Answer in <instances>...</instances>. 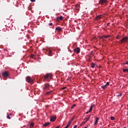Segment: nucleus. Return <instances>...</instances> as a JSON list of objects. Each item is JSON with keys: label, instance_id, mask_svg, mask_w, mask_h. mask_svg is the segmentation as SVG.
I'll list each match as a JSON object with an SVG mask.
<instances>
[{"label": "nucleus", "instance_id": "obj_1", "mask_svg": "<svg viewBox=\"0 0 128 128\" xmlns=\"http://www.w3.org/2000/svg\"><path fill=\"white\" fill-rule=\"evenodd\" d=\"M52 73H48L45 75L44 78L46 80H50L52 79Z\"/></svg>", "mask_w": 128, "mask_h": 128}, {"label": "nucleus", "instance_id": "obj_2", "mask_svg": "<svg viewBox=\"0 0 128 128\" xmlns=\"http://www.w3.org/2000/svg\"><path fill=\"white\" fill-rule=\"evenodd\" d=\"M2 76L4 78H8L10 76V73L8 71H4L2 72Z\"/></svg>", "mask_w": 128, "mask_h": 128}, {"label": "nucleus", "instance_id": "obj_3", "mask_svg": "<svg viewBox=\"0 0 128 128\" xmlns=\"http://www.w3.org/2000/svg\"><path fill=\"white\" fill-rule=\"evenodd\" d=\"M26 82H27L32 83L34 82V80L30 76H28L26 78Z\"/></svg>", "mask_w": 128, "mask_h": 128}, {"label": "nucleus", "instance_id": "obj_4", "mask_svg": "<svg viewBox=\"0 0 128 128\" xmlns=\"http://www.w3.org/2000/svg\"><path fill=\"white\" fill-rule=\"evenodd\" d=\"M99 4L101 6H104V4H108V0H100Z\"/></svg>", "mask_w": 128, "mask_h": 128}, {"label": "nucleus", "instance_id": "obj_5", "mask_svg": "<svg viewBox=\"0 0 128 128\" xmlns=\"http://www.w3.org/2000/svg\"><path fill=\"white\" fill-rule=\"evenodd\" d=\"M128 36H125L122 38L120 42V44H122L124 42H128Z\"/></svg>", "mask_w": 128, "mask_h": 128}, {"label": "nucleus", "instance_id": "obj_6", "mask_svg": "<svg viewBox=\"0 0 128 128\" xmlns=\"http://www.w3.org/2000/svg\"><path fill=\"white\" fill-rule=\"evenodd\" d=\"M74 52H76V54H80V48H76L74 49Z\"/></svg>", "mask_w": 128, "mask_h": 128}, {"label": "nucleus", "instance_id": "obj_7", "mask_svg": "<svg viewBox=\"0 0 128 128\" xmlns=\"http://www.w3.org/2000/svg\"><path fill=\"white\" fill-rule=\"evenodd\" d=\"M90 116L88 115V117L86 118L84 120V122H85V124L88 122V120H90Z\"/></svg>", "mask_w": 128, "mask_h": 128}, {"label": "nucleus", "instance_id": "obj_8", "mask_svg": "<svg viewBox=\"0 0 128 128\" xmlns=\"http://www.w3.org/2000/svg\"><path fill=\"white\" fill-rule=\"evenodd\" d=\"M110 38V35L100 36V38H102V40H104V38Z\"/></svg>", "mask_w": 128, "mask_h": 128}, {"label": "nucleus", "instance_id": "obj_9", "mask_svg": "<svg viewBox=\"0 0 128 128\" xmlns=\"http://www.w3.org/2000/svg\"><path fill=\"white\" fill-rule=\"evenodd\" d=\"M49 87H50V85L48 84H46L44 85L43 88L44 90H48Z\"/></svg>", "mask_w": 128, "mask_h": 128}, {"label": "nucleus", "instance_id": "obj_10", "mask_svg": "<svg viewBox=\"0 0 128 128\" xmlns=\"http://www.w3.org/2000/svg\"><path fill=\"white\" fill-rule=\"evenodd\" d=\"M102 18V15H99V16H96V20H100V18Z\"/></svg>", "mask_w": 128, "mask_h": 128}, {"label": "nucleus", "instance_id": "obj_11", "mask_svg": "<svg viewBox=\"0 0 128 128\" xmlns=\"http://www.w3.org/2000/svg\"><path fill=\"white\" fill-rule=\"evenodd\" d=\"M64 20V17L62 16H60V17H58L56 18L57 22H60V20Z\"/></svg>", "mask_w": 128, "mask_h": 128}, {"label": "nucleus", "instance_id": "obj_12", "mask_svg": "<svg viewBox=\"0 0 128 128\" xmlns=\"http://www.w3.org/2000/svg\"><path fill=\"white\" fill-rule=\"evenodd\" d=\"M98 120H100V118H98V117H96V118H95V122L94 123V124L96 125L98 124Z\"/></svg>", "mask_w": 128, "mask_h": 128}, {"label": "nucleus", "instance_id": "obj_13", "mask_svg": "<svg viewBox=\"0 0 128 128\" xmlns=\"http://www.w3.org/2000/svg\"><path fill=\"white\" fill-rule=\"evenodd\" d=\"M56 120V116H53L50 119V122H54Z\"/></svg>", "mask_w": 128, "mask_h": 128}, {"label": "nucleus", "instance_id": "obj_14", "mask_svg": "<svg viewBox=\"0 0 128 128\" xmlns=\"http://www.w3.org/2000/svg\"><path fill=\"white\" fill-rule=\"evenodd\" d=\"M52 50H50L48 52V56H52Z\"/></svg>", "mask_w": 128, "mask_h": 128}, {"label": "nucleus", "instance_id": "obj_15", "mask_svg": "<svg viewBox=\"0 0 128 128\" xmlns=\"http://www.w3.org/2000/svg\"><path fill=\"white\" fill-rule=\"evenodd\" d=\"M94 104L92 105L90 107V110L88 111V112H90L92 110V108H94Z\"/></svg>", "mask_w": 128, "mask_h": 128}, {"label": "nucleus", "instance_id": "obj_16", "mask_svg": "<svg viewBox=\"0 0 128 128\" xmlns=\"http://www.w3.org/2000/svg\"><path fill=\"white\" fill-rule=\"evenodd\" d=\"M56 30H57L58 32H60V30H62V28H60V26H58V27H56Z\"/></svg>", "mask_w": 128, "mask_h": 128}, {"label": "nucleus", "instance_id": "obj_17", "mask_svg": "<svg viewBox=\"0 0 128 128\" xmlns=\"http://www.w3.org/2000/svg\"><path fill=\"white\" fill-rule=\"evenodd\" d=\"M76 104H74V105L71 106L70 109L73 110V108H74V107H76Z\"/></svg>", "mask_w": 128, "mask_h": 128}, {"label": "nucleus", "instance_id": "obj_18", "mask_svg": "<svg viewBox=\"0 0 128 128\" xmlns=\"http://www.w3.org/2000/svg\"><path fill=\"white\" fill-rule=\"evenodd\" d=\"M72 119L70 120L69 121V122H68L67 126H70V124H72Z\"/></svg>", "mask_w": 128, "mask_h": 128}, {"label": "nucleus", "instance_id": "obj_19", "mask_svg": "<svg viewBox=\"0 0 128 128\" xmlns=\"http://www.w3.org/2000/svg\"><path fill=\"white\" fill-rule=\"evenodd\" d=\"M34 124L33 122H32L30 124V128L34 127Z\"/></svg>", "mask_w": 128, "mask_h": 128}, {"label": "nucleus", "instance_id": "obj_20", "mask_svg": "<svg viewBox=\"0 0 128 128\" xmlns=\"http://www.w3.org/2000/svg\"><path fill=\"white\" fill-rule=\"evenodd\" d=\"M94 66H96V64L94 63H92L91 64V68H94Z\"/></svg>", "mask_w": 128, "mask_h": 128}, {"label": "nucleus", "instance_id": "obj_21", "mask_svg": "<svg viewBox=\"0 0 128 128\" xmlns=\"http://www.w3.org/2000/svg\"><path fill=\"white\" fill-rule=\"evenodd\" d=\"M50 126V122H47L44 125V126Z\"/></svg>", "mask_w": 128, "mask_h": 128}, {"label": "nucleus", "instance_id": "obj_22", "mask_svg": "<svg viewBox=\"0 0 128 128\" xmlns=\"http://www.w3.org/2000/svg\"><path fill=\"white\" fill-rule=\"evenodd\" d=\"M101 88H102V90H106V85L102 86Z\"/></svg>", "mask_w": 128, "mask_h": 128}, {"label": "nucleus", "instance_id": "obj_23", "mask_svg": "<svg viewBox=\"0 0 128 128\" xmlns=\"http://www.w3.org/2000/svg\"><path fill=\"white\" fill-rule=\"evenodd\" d=\"M123 72H128V69L124 68V69L123 70Z\"/></svg>", "mask_w": 128, "mask_h": 128}, {"label": "nucleus", "instance_id": "obj_24", "mask_svg": "<svg viewBox=\"0 0 128 128\" xmlns=\"http://www.w3.org/2000/svg\"><path fill=\"white\" fill-rule=\"evenodd\" d=\"M116 38H117V40H120V38H122V36H120L118 35L116 36Z\"/></svg>", "mask_w": 128, "mask_h": 128}, {"label": "nucleus", "instance_id": "obj_25", "mask_svg": "<svg viewBox=\"0 0 128 128\" xmlns=\"http://www.w3.org/2000/svg\"><path fill=\"white\" fill-rule=\"evenodd\" d=\"M122 94L120 93V94L116 95V96H117L118 98H120V97L122 96Z\"/></svg>", "mask_w": 128, "mask_h": 128}, {"label": "nucleus", "instance_id": "obj_26", "mask_svg": "<svg viewBox=\"0 0 128 128\" xmlns=\"http://www.w3.org/2000/svg\"><path fill=\"white\" fill-rule=\"evenodd\" d=\"M52 91L51 90L50 92H46V94H50V92H52Z\"/></svg>", "mask_w": 128, "mask_h": 128}, {"label": "nucleus", "instance_id": "obj_27", "mask_svg": "<svg viewBox=\"0 0 128 128\" xmlns=\"http://www.w3.org/2000/svg\"><path fill=\"white\" fill-rule=\"evenodd\" d=\"M110 120H114L115 118H114V116H112V117L110 118Z\"/></svg>", "mask_w": 128, "mask_h": 128}, {"label": "nucleus", "instance_id": "obj_28", "mask_svg": "<svg viewBox=\"0 0 128 128\" xmlns=\"http://www.w3.org/2000/svg\"><path fill=\"white\" fill-rule=\"evenodd\" d=\"M84 124H86V122H84V121H83V122L81 123L80 126H84Z\"/></svg>", "mask_w": 128, "mask_h": 128}, {"label": "nucleus", "instance_id": "obj_29", "mask_svg": "<svg viewBox=\"0 0 128 128\" xmlns=\"http://www.w3.org/2000/svg\"><path fill=\"white\" fill-rule=\"evenodd\" d=\"M7 118H8V120H10V116L9 114H8V115H7Z\"/></svg>", "mask_w": 128, "mask_h": 128}, {"label": "nucleus", "instance_id": "obj_30", "mask_svg": "<svg viewBox=\"0 0 128 128\" xmlns=\"http://www.w3.org/2000/svg\"><path fill=\"white\" fill-rule=\"evenodd\" d=\"M106 86H110V82H107L106 84H105Z\"/></svg>", "mask_w": 128, "mask_h": 128}, {"label": "nucleus", "instance_id": "obj_31", "mask_svg": "<svg viewBox=\"0 0 128 128\" xmlns=\"http://www.w3.org/2000/svg\"><path fill=\"white\" fill-rule=\"evenodd\" d=\"M30 58H34V54H32V55L30 56Z\"/></svg>", "mask_w": 128, "mask_h": 128}, {"label": "nucleus", "instance_id": "obj_32", "mask_svg": "<svg viewBox=\"0 0 128 128\" xmlns=\"http://www.w3.org/2000/svg\"><path fill=\"white\" fill-rule=\"evenodd\" d=\"M30 2H36V0H30Z\"/></svg>", "mask_w": 128, "mask_h": 128}, {"label": "nucleus", "instance_id": "obj_33", "mask_svg": "<svg viewBox=\"0 0 128 128\" xmlns=\"http://www.w3.org/2000/svg\"><path fill=\"white\" fill-rule=\"evenodd\" d=\"M66 87H64L62 88V90H66Z\"/></svg>", "mask_w": 128, "mask_h": 128}, {"label": "nucleus", "instance_id": "obj_34", "mask_svg": "<svg viewBox=\"0 0 128 128\" xmlns=\"http://www.w3.org/2000/svg\"><path fill=\"white\" fill-rule=\"evenodd\" d=\"M78 128V125H75L74 126V128Z\"/></svg>", "mask_w": 128, "mask_h": 128}, {"label": "nucleus", "instance_id": "obj_35", "mask_svg": "<svg viewBox=\"0 0 128 128\" xmlns=\"http://www.w3.org/2000/svg\"><path fill=\"white\" fill-rule=\"evenodd\" d=\"M48 26H52V23H50L49 24H48Z\"/></svg>", "mask_w": 128, "mask_h": 128}, {"label": "nucleus", "instance_id": "obj_36", "mask_svg": "<svg viewBox=\"0 0 128 128\" xmlns=\"http://www.w3.org/2000/svg\"><path fill=\"white\" fill-rule=\"evenodd\" d=\"M125 64H128V61H126Z\"/></svg>", "mask_w": 128, "mask_h": 128}, {"label": "nucleus", "instance_id": "obj_37", "mask_svg": "<svg viewBox=\"0 0 128 128\" xmlns=\"http://www.w3.org/2000/svg\"><path fill=\"white\" fill-rule=\"evenodd\" d=\"M68 126H68V125H66V126L65 127V128H68Z\"/></svg>", "mask_w": 128, "mask_h": 128}, {"label": "nucleus", "instance_id": "obj_38", "mask_svg": "<svg viewBox=\"0 0 128 128\" xmlns=\"http://www.w3.org/2000/svg\"><path fill=\"white\" fill-rule=\"evenodd\" d=\"M60 126H57L56 128H60Z\"/></svg>", "mask_w": 128, "mask_h": 128}, {"label": "nucleus", "instance_id": "obj_39", "mask_svg": "<svg viewBox=\"0 0 128 128\" xmlns=\"http://www.w3.org/2000/svg\"><path fill=\"white\" fill-rule=\"evenodd\" d=\"M110 23H108V24H107V26H110Z\"/></svg>", "mask_w": 128, "mask_h": 128}, {"label": "nucleus", "instance_id": "obj_40", "mask_svg": "<svg viewBox=\"0 0 128 128\" xmlns=\"http://www.w3.org/2000/svg\"><path fill=\"white\" fill-rule=\"evenodd\" d=\"M89 112H86V114H88Z\"/></svg>", "mask_w": 128, "mask_h": 128}, {"label": "nucleus", "instance_id": "obj_41", "mask_svg": "<svg viewBox=\"0 0 128 128\" xmlns=\"http://www.w3.org/2000/svg\"><path fill=\"white\" fill-rule=\"evenodd\" d=\"M84 128H88V126L84 127Z\"/></svg>", "mask_w": 128, "mask_h": 128}, {"label": "nucleus", "instance_id": "obj_42", "mask_svg": "<svg viewBox=\"0 0 128 128\" xmlns=\"http://www.w3.org/2000/svg\"><path fill=\"white\" fill-rule=\"evenodd\" d=\"M72 120H74V118H72Z\"/></svg>", "mask_w": 128, "mask_h": 128}]
</instances>
